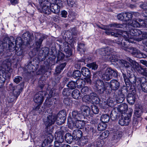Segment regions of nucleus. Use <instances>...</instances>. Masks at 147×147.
I'll return each instance as SVG.
<instances>
[{"label":"nucleus","mask_w":147,"mask_h":147,"mask_svg":"<svg viewBox=\"0 0 147 147\" xmlns=\"http://www.w3.org/2000/svg\"><path fill=\"white\" fill-rule=\"evenodd\" d=\"M95 86L100 93H103L105 90H107L108 93L110 94L112 90L116 91L118 90L120 87V84L116 80H112L109 82H104L99 80L96 81Z\"/></svg>","instance_id":"1"},{"label":"nucleus","mask_w":147,"mask_h":147,"mask_svg":"<svg viewBox=\"0 0 147 147\" xmlns=\"http://www.w3.org/2000/svg\"><path fill=\"white\" fill-rule=\"evenodd\" d=\"M124 26H126L124 24H120L117 23H114L110 24L108 25L105 26L101 27L99 26H98L102 30H106L105 33L108 35H111L115 37H121L122 34V30L118 29H113L111 28L114 27L117 28H123Z\"/></svg>","instance_id":"2"},{"label":"nucleus","mask_w":147,"mask_h":147,"mask_svg":"<svg viewBox=\"0 0 147 147\" xmlns=\"http://www.w3.org/2000/svg\"><path fill=\"white\" fill-rule=\"evenodd\" d=\"M3 65L5 71L2 70H0V88L4 85L5 80L9 79L12 71L11 67V63L10 59L5 60L3 62Z\"/></svg>","instance_id":"3"},{"label":"nucleus","mask_w":147,"mask_h":147,"mask_svg":"<svg viewBox=\"0 0 147 147\" xmlns=\"http://www.w3.org/2000/svg\"><path fill=\"white\" fill-rule=\"evenodd\" d=\"M4 40V41L6 40V47L10 52L13 51L16 47H21L23 44L22 40L20 37H18L16 40L12 36L10 37H5Z\"/></svg>","instance_id":"4"},{"label":"nucleus","mask_w":147,"mask_h":147,"mask_svg":"<svg viewBox=\"0 0 147 147\" xmlns=\"http://www.w3.org/2000/svg\"><path fill=\"white\" fill-rule=\"evenodd\" d=\"M122 75L126 84L127 91L134 94L136 92L135 88L134 86H131V84H136L137 80L136 76L133 73H129L127 74V77L124 73H122Z\"/></svg>","instance_id":"5"},{"label":"nucleus","mask_w":147,"mask_h":147,"mask_svg":"<svg viewBox=\"0 0 147 147\" xmlns=\"http://www.w3.org/2000/svg\"><path fill=\"white\" fill-rule=\"evenodd\" d=\"M40 6L37 7L38 11L47 15H49L51 13L50 6V3L48 0H39Z\"/></svg>","instance_id":"6"},{"label":"nucleus","mask_w":147,"mask_h":147,"mask_svg":"<svg viewBox=\"0 0 147 147\" xmlns=\"http://www.w3.org/2000/svg\"><path fill=\"white\" fill-rule=\"evenodd\" d=\"M118 76L117 72L110 67L107 68L102 75L101 78L102 80L109 81L112 79V76L117 77Z\"/></svg>","instance_id":"7"},{"label":"nucleus","mask_w":147,"mask_h":147,"mask_svg":"<svg viewBox=\"0 0 147 147\" xmlns=\"http://www.w3.org/2000/svg\"><path fill=\"white\" fill-rule=\"evenodd\" d=\"M49 111L47 110L45 112V114L43 116L44 118L43 121L46 127L50 126L54 124L55 121V116L51 114H47Z\"/></svg>","instance_id":"8"},{"label":"nucleus","mask_w":147,"mask_h":147,"mask_svg":"<svg viewBox=\"0 0 147 147\" xmlns=\"http://www.w3.org/2000/svg\"><path fill=\"white\" fill-rule=\"evenodd\" d=\"M124 50L126 51L131 52L132 55L139 58L144 57L146 55L141 52L139 50L132 47H128Z\"/></svg>","instance_id":"9"},{"label":"nucleus","mask_w":147,"mask_h":147,"mask_svg":"<svg viewBox=\"0 0 147 147\" xmlns=\"http://www.w3.org/2000/svg\"><path fill=\"white\" fill-rule=\"evenodd\" d=\"M132 110L128 113H126L121 115V118L119 121V123L122 126L128 125L130 121V118L131 116Z\"/></svg>","instance_id":"10"},{"label":"nucleus","mask_w":147,"mask_h":147,"mask_svg":"<svg viewBox=\"0 0 147 147\" xmlns=\"http://www.w3.org/2000/svg\"><path fill=\"white\" fill-rule=\"evenodd\" d=\"M45 96V92L44 91H40L37 92L34 97V101L36 103L41 105L43 101L44 97Z\"/></svg>","instance_id":"11"},{"label":"nucleus","mask_w":147,"mask_h":147,"mask_svg":"<svg viewBox=\"0 0 147 147\" xmlns=\"http://www.w3.org/2000/svg\"><path fill=\"white\" fill-rule=\"evenodd\" d=\"M53 136L51 134H49L46 135L45 139L42 144V147H49L50 144L52 142Z\"/></svg>","instance_id":"12"},{"label":"nucleus","mask_w":147,"mask_h":147,"mask_svg":"<svg viewBox=\"0 0 147 147\" xmlns=\"http://www.w3.org/2000/svg\"><path fill=\"white\" fill-rule=\"evenodd\" d=\"M44 39V37L42 36L36 41L34 50L36 51V53L38 54H39L42 51L41 46L42 42Z\"/></svg>","instance_id":"13"},{"label":"nucleus","mask_w":147,"mask_h":147,"mask_svg":"<svg viewBox=\"0 0 147 147\" xmlns=\"http://www.w3.org/2000/svg\"><path fill=\"white\" fill-rule=\"evenodd\" d=\"M139 81L142 91L144 92L147 93V79L143 77L140 78Z\"/></svg>","instance_id":"14"},{"label":"nucleus","mask_w":147,"mask_h":147,"mask_svg":"<svg viewBox=\"0 0 147 147\" xmlns=\"http://www.w3.org/2000/svg\"><path fill=\"white\" fill-rule=\"evenodd\" d=\"M115 42L119 45L120 47H124V49L127 48V45L126 44L127 41L125 40V39L123 38L121 36L119 38L116 39L115 40Z\"/></svg>","instance_id":"15"},{"label":"nucleus","mask_w":147,"mask_h":147,"mask_svg":"<svg viewBox=\"0 0 147 147\" xmlns=\"http://www.w3.org/2000/svg\"><path fill=\"white\" fill-rule=\"evenodd\" d=\"M22 37L26 40L27 43L29 44H30V42L34 39L33 36L31 35L29 32H26L22 34Z\"/></svg>","instance_id":"16"},{"label":"nucleus","mask_w":147,"mask_h":147,"mask_svg":"<svg viewBox=\"0 0 147 147\" xmlns=\"http://www.w3.org/2000/svg\"><path fill=\"white\" fill-rule=\"evenodd\" d=\"M73 135L74 136V139L76 140H78L82 137V133L81 130L77 129L73 131Z\"/></svg>","instance_id":"17"},{"label":"nucleus","mask_w":147,"mask_h":147,"mask_svg":"<svg viewBox=\"0 0 147 147\" xmlns=\"http://www.w3.org/2000/svg\"><path fill=\"white\" fill-rule=\"evenodd\" d=\"M144 21L141 19H139L138 21L133 20L131 24V26L134 27H139L144 26Z\"/></svg>","instance_id":"18"},{"label":"nucleus","mask_w":147,"mask_h":147,"mask_svg":"<svg viewBox=\"0 0 147 147\" xmlns=\"http://www.w3.org/2000/svg\"><path fill=\"white\" fill-rule=\"evenodd\" d=\"M129 34L133 36H138L142 33V32L140 30L136 29L130 28L129 30Z\"/></svg>","instance_id":"19"},{"label":"nucleus","mask_w":147,"mask_h":147,"mask_svg":"<svg viewBox=\"0 0 147 147\" xmlns=\"http://www.w3.org/2000/svg\"><path fill=\"white\" fill-rule=\"evenodd\" d=\"M132 93L128 94L127 98L128 102L131 105L134 104L135 101V95Z\"/></svg>","instance_id":"20"},{"label":"nucleus","mask_w":147,"mask_h":147,"mask_svg":"<svg viewBox=\"0 0 147 147\" xmlns=\"http://www.w3.org/2000/svg\"><path fill=\"white\" fill-rule=\"evenodd\" d=\"M72 116L76 120H80L84 117V116L82 114L79 113L77 111H74L72 113Z\"/></svg>","instance_id":"21"},{"label":"nucleus","mask_w":147,"mask_h":147,"mask_svg":"<svg viewBox=\"0 0 147 147\" xmlns=\"http://www.w3.org/2000/svg\"><path fill=\"white\" fill-rule=\"evenodd\" d=\"M50 8L51 12L56 14L58 13L60 10V7L54 4H50Z\"/></svg>","instance_id":"22"},{"label":"nucleus","mask_w":147,"mask_h":147,"mask_svg":"<svg viewBox=\"0 0 147 147\" xmlns=\"http://www.w3.org/2000/svg\"><path fill=\"white\" fill-rule=\"evenodd\" d=\"M82 111L83 114V116H87L89 115L90 113V108L88 106L84 105L82 108Z\"/></svg>","instance_id":"23"},{"label":"nucleus","mask_w":147,"mask_h":147,"mask_svg":"<svg viewBox=\"0 0 147 147\" xmlns=\"http://www.w3.org/2000/svg\"><path fill=\"white\" fill-rule=\"evenodd\" d=\"M82 75L87 77H90L91 74L90 70L86 67H83L81 70Z\"/></svg>","instance_id":"24"},{"label":"nucleus","mask_w":147,"mask_h":147,"mask_svg":"<svg viewBox=\"0 0 147 147\" xmlns=\"http://www.w3.org/2000/svg\"><path fill=\"white\" fill-rule=\"evenodd\" d=\"M75 125L76 127L79 129H83L85 126V123L82 119L80 120H76Z\"/></svg>","instance_id":"25"},{"label":"nucleus","mask_w":147,"mask_h":147,"mask_svg":"<svg viewBox=\"0 0 147 147\" xmlns=\"http://www.w3.org/2000/svg\"><path fill=\"white\" fill-rule=\"evenodd\" d=\"M40 105L39 104L34 107L32 111V112L34 113L35 115L40 114L42 111V109L40 108Z\"/></svg>","instance_id":"26"},{"label":"nucleus","mask_w":147,"mask_h":147,"mask_svg":"<svg viewBox=\"0 0 147 147\" xmlns=\"http://www.w3.org/2000/svg\"><path fill=\"white\" fill-rule=\"evenodd\" d=\"M66 141L68 143L70 144L72 142L74 139V136L69 133H67L65 136Z\"/></svg>","instance_id":"27"},{"label":"nucleus","mask_w":147,"mask_h":147,"mask_svg":"<svg viewBox=\"0 0 147 147\" xmlns=\"http://www.w3.org/2000/svg\"><path fill=\"white\" fill-rule=\"evenodd\" d=\"M104 144V141L101 140L95 141L92 145L91 147H101Z\"/></svg>","instance_id":"28"},{"label":"nucleus","mask_w":147,"mask_h":147,"mask_svg":"<svg viewBox=\"0 0 147 147\" xmlns=\"http://www.w3.org/2000/svg\"><path fill=\"white\" fill-rule=\"evenodd\" d=\"M133 66V67L135 68L136 71H137L138 73H140V72H141V70L142 67L141 65H139V64L135 61L133 62V63H132Z\"/></svg>","instance_id":"29"},{"label":"nucleus","mask_w":147,"mask_h":147,"mask_svg":"<svg viewBox=\"0 0 147 147\" xmlns=\"http://www.w3.org/2000/svg\"><path fill=\"white\" fill-rule=\"evenodd\" d=\"M104 49H109V50L108 51H105V56H104V57H102V59L104 61H107V59L109 58L108 56L110 54H111V53L113 51V49L109 47H107L106 48H104Z\"/></svg>","instance_id":"30"},{"label":"nucleus","mask_w":147,"mask_h":147,"mask_svg":"<svg viewBox=\"0 0 147 147\" xmlns=\"http://www.w3.org/2000/svg\"><path fill=\"white\" fill-rule=\"evenodd\" d=\"M80 91L77 89L74 90L72 93V97L75 99H78L79 97H80Z\"/></svg>","instance_id":"31"},{"label":"nucleus","mask_w":147,"mask_h":147,"mask_svg":"<svg viewBox=\"0 0 147 147\" xmlns=\"http://www.w3.org/2000/svg\"><path fill=\"white\" fill-rule=\"evenodd\" d=\"M110 120V117L107 114H103L100 117V120L104 123L108 122Z\"/></svg>","instance_id":"32"},{"label":"nucleus","mask_w":147,"mask_h":147,"mask_svg":"<svg viewBox=\"0 0 147 147\" xmlns=\"http://www.w3.org/2000/svg\"><path fill=\"white\" fill-rule=\"evenodd\" d=\"M124 99V95L122 93L118 94L116 99L117 102L118 103H122Z\"/></svg>","instance_id":"33"},{"label":"nucleus","mask_w":147,"mask_h":147,"mask_svg":"<svg viewBox=\"0 0 147 147\" xmlns=\"http://www.w3.org/2000/svg\"><path fill=\"white\" fill-rule=\"evenodd\" d=\"M16 53L18 56H20L23 53V49L22 47L17 46L15 48Z\"/></svg>","instance_id":"34"},{"label":"nucleus","mask_w":147,"mask_h":147,"mask_svg":"<svg viewBox=\"0 0 147 147\" xmlns=\"http://www.w3.org/2000/svg\"><path fill=\"white\" fill-rule=\"evenodd\" d=\"M107 126L105 123L102 122L98 124L97 129L99 131L103 130L106 129Z\"/></svg>","instance_id":"35"},{"label":"nucleus","mask_w":147,"mask_h":147,"mask_svg":"<svg viewBox=\"0 0 147 147\" xmlns=\"http://www.w3.org/2000/svg\"><path fill=\"white\" fill-rule=\"evenodd\" d=\"M22 90V89L21 88H20L18 86H16L13 92L15 95L18 96L20 94Z\"/></svg>","instance_id":"36"},{"label":"nucleus","mask_w":147,"mask_h":147,"mask_svg":"<svg viewBox=\"0 0 147 147\" xmlns=\"http://www.w3.org/2000/svg\"><path fill=\"white\" fill-rule=\"evenodd\" d=\"M55 116V121H56V123L58 125H61L63 124L65 122V119H63L62 118L59 117H58Z\"/></svg>","instance_id":"37"},{"label":"nucleus","mask_w":147,"mask_h":147,"mask_svg":"<svg viewBox=\"0 0 147 147\" xmlns=\"http://www.w3.org/2000/svg\"><path fill=\"white\" fill-rule=\"evenodd\" d=\"M71 92L69 88H64L62 91V94L64 96H68L70 95Z\"/></svg>","instance_id":"38"},{"label":"nucleus","mask_w":147,"mask_h":147,"mask_svg":"<svg viewBox=\"0 0 147 147\" xmlns=\"http://www.w3.org/2000/svg\"><path fill=\"white\" fill-rule=\"evenodd\" d=\"M132 14L130 13H125V21L127 22L131 20L132 17Z\"/></svg>","instance_id":"39"},{"label":"nucleus","mask_w":147,"mask_h":147,"mask_svg":"<svg viewBox=\"0 0 147 147\" xmlns=\"http://www.w3.org/2000/svg\"><path fill=\"white\" fill-rule=\"evenodd\" d=\"M66 113L65 111L63 110L59 112L57 114L56 116L62 118L63 119H66Z\"/></svg>","instance_id":"40"},{"label":"nucleus","mask_w":147,"mask_h":147,"mask_svg":"<svg viewBox=\"0 0 147 147\" xmlns=\"http://www.w3.org/2000/svg\"><path fill=\"white\" fill-rule=\"evenodd\" d=\"M127 109V106L125 105L122 104L119 108H117V110L120 113H122L124 111L126 110Z\"/></svg>","instance_id":"41"},{"label":"nucleus","mask_w":147,"mask_h":147,"mask_svg":"<svg viewBox=\"0 0 147 147\" xmlns=\"http://www.w3.org/2000/svg\"><path fill=\"white\" fill-rule=\"evenodd\" d=\"M110 117L111 119L112 120H115L116 119L117 117V113L114 109L111 112Z\"/></svg>","instance_id":"42"},{"label":"nucleus","mask_w":147,"mask_h":147,"mask_svg":"<svg viewBox=\"0 0 147 147\" xmlns=\"http://www.w3.org/2000/svg\"><path fill=\"white\" fill-rule=\"evenodd\" d=\"M142 111L141 108H136L134 112V116L137 117H139L141 115Z\"/></svg>","instance_id":"43"},{"label":"nucleus","mask_w":147,"mask_h":147,"mask_svg":"<svg viewBox=\"0 0 147 147\" xmlns=\"http://www.w3.org/2000/svg\"><path fill=\"white\" fill-rule=\"evenodd\" d=\"M83 83H85V82L83 80L79 79L76 81V86L78 88H82L84 85V84H83Z\"/></svg>","instance_id":"44"},{"label":"nucleus","mask_w":147,"mask_h":147,"mask_svg":"<svg viewBox=\"0 0 147 147\" xmlns=\"http://www.w3.org/2000/svg\"><path fill=\"white\" fill-rule=\"evenodd\" d=\"M109 58L105 61H117V57L115 55H112L111 54L108 56Z\"/></svg>","instance_id":"45"},{"label":"nucleus","mask_w":147,"mask_h":147,"mask_svg":"<svg viewBox=\"0 0 147 147\" xmlns=\"http://www.w3.org/2000/svg\"><path fill=\"white\" fill-rule=\"evenodd\" d=\"M67 86L71 89H74L76 87V82L74 81H71L67 84Z\"/></svg>","instance_id":"46"},{"label":"nucleus","mask_w":147,"mask_h":147,"mask_svg":"<svg viewBox=\"0 0 147 147\" xmlns=\"http://www.w3.org/2000/svg\"><path fill=\"white\" fill-rule=\"evenodd\" d=\"M109 132L108 131L106 130L103 132L100 136V139L102 140L107 138L109 136Z\"/></svg>","instance_id":"47"},{"label":"nucleus","mask_w":147,"mask_h":147,"mask_svg":"<svg viewBox=\"0 0 147 147\" xmlns=\"http://www.w3.org/2000/svg\"><path fill=\"white\" fill-rule=\"evenodd\" d=\"M87 67L92 69L95 70L97 69L98 65L96 63H92L87 65Z\"/></svg>","instance_id":"48"},{"label":"nucleus","mask_w":147,"mask_h":147,"mask_svg":"<svg viewBox=\"0 0 147 147\" xmlns=\"http://www.w3.org/2000/svg\"><path fill=\"white\" fill-rule=\"evenodd\" d=\"M65 55L64 54L61 52L59 51L58 53L57 56V60L56 63H58V62L64 58Z\"/></svg>","instance_id":"49"},{"label":"nucleus","mask_w":147,"mask_h":147,"mask_svg":"<svg viewBox=\"0 0 147 147\" xmlns=\"http://www.w3.org/2000/svg\"><path fill=\"white\" fill-rule=\"evenodd\" d=\"M81 76V73L79 70H76L73 72V76L74 78H80Z\"/></svg>","instance_id":"50"},{"label":"nucleus","mask_w":147,"mask_h":147,"mask_svg":"<svg viewBox=\"0 0 147 147\" xmlns=\"http://www.w3.org/2000/svg\"><path fill=\"white\" fill-rule=\"evenodd\" d=\"M85 45L83 43H80L78 45V50L80 52H84L85 49Z\"/></svg>","instance_id":"51"},{"label":"nucleus","mask_w":147,"mask_h":147,"mask_svg":"<svg viewBox=\"0 0 147 147\" xmlns=\"http://www.w3.org/2000/svg\"><path fill=\"white\" fill-rule=\"evenodd\" d=\"M98 96V95L96 93L94 92H92L90 94L89 96L86 95L83 98V99H84L86 97H89L92 100Z\"/></svg>","instance_id":"52"},{"label":"nucleus","mask_w":147,"mask_h":147,"mask_svg":"<svg viewBox=\"0 0 147 147\" xmlns=\"http://www.w3.org/2000/svg\"><path fill=\"white\" fill-rule=\"evenodd\" d=\"M3 41H0V54L2 53L5 48V45H4L6 43V40L5 41L3 40Z\"/></svg>","instance_id":"53"},{"label":"nucleus","mask_w":147,"mask_h":147,"mask_svg":"<svg viewBox=\"0 0 147 147\" xmlns=\"http://www.w3.org/2000/svg\"><path fill=\"white\" fill-rule=\"evenodd\" d=\"M63 102L65 105L69 106L71 104V101L70 100L69 98H67L64 99Z\"/></svg>","instance_id":"54"},{"label":"nucleus","mask_w":147,"mask_h":147,"mask_svg":"<svg viewBox=\"0 0 147 147\" xmlns=\"http://www.w3.org/2000/svg\"><path fill=\"white\" fill-rule=\"evenodd\" d=\"M91 109L92 112L95 114H98L99 112V109L97 107L94 105L91 106Z\"/></svg>","instance_id":"55"},{"label":"nucleus","mask_w":147,"mask_h":147,"mask_svg":"<svg viewBox=\"0 0 147 147\" xmlns=\"http://www.w3.org/2000/svg\"><path fill=\"white\" fill-rule=\"evenodd\" d=\"M125 13H121L118 14L117 16V17L118 20L125 21Z\"/></svg>","instance_id":"56"},{"label":"nucleus","mask_w":147,"mask_h":147,"mask_svg":"<svg viewBox=\"0 0 147 147\" xmlns=\"http://www.w3.org/2000/svg\"><path fill=\"white\" fill-rule=\"evenodd\" d=\"M109 50V49H104L102 48L99 50V52L100 55H101L102 57L104 56H105V51H108Z\"/></svg>","instance_id":"57"},{"label":"nucleus","mask_w":147,"mask_h":147,"mask_svg":"<svg viewBox=\"0 0 147 147\" xmlns=\"http://www.w3.org/2000/svg\"><path fill=\"white\" fill-rule=\"evenodd\" d=\"M81 142L83 145L87 144L88 142V137L86 136L83 137L81 140Z\"/></svg>","instance_id":"58"},{"label":"nucleus","mask_w":147,"mask_h":147,"mask_svg":"<svg viewBox=\"0 0 147 147\" xmlns=\"http://www.w3.org/2000/svg\"><path fill=\"white\" fill-rule=\"evenodd\" d=\"M22 77L17 76L15 77L13 80L14 82L16 84H18L22 80Z\"/></svg>","instance_id":"59"},{"label":"nucleus","mask_w":147,"mask_h":147,"mask_svg":"<svg viewBox=\"0 0 147 147\" xmlns=\"http://www.w3.org/2000/svg\"><path fill=\"white\" fill-rule=\"evenodd\" d=\"M89 90V89L88 88L87 86H85L82 89L81 91L82 93L84 94H86L88 93Z\"/></svg>","instance_id":"60"},{"label":"nucleus","mask_w":147,"mask_h":147,"mask_svg":"<svg viewBox=\"0 0 147 147\" xmlns=\"http://www.w3.org/2000/svg\"><path fill=\"white\" fill-rule=\"evenodd\" d=\"M129 32L127 33L126 31H123L122 30V34H121V37L125 38H129Z\"/></svg>","instance_id":"61"},{"label":"nucleus","mask_w":147,"mask_h":147,"mask_svg":"<svg viewBox=\"0 0 147 147\" xmlns=\"http://www.w3.org/2000/svg\"><path fill=\"white\" fill-rule=\"evenodd\" d=\"M56 140L55 142H59L63 143L64 141V138L62 135L60 136H57V137L56 138Z\"/></svg>","instance_id":"62"},{"label":"nucleus","mask_w":147,"mask_h":147,"mask_svg":"<svg viewBox=\"0 0 147 147\" xmlns=\"http://www.w3.org/2000/svg\"><path fill=\"white\" fill-rule=\"evenodd\" d=\"M67 3L68 5L72 7L75 3V0H67Z\"/></svg>","instance_id":"63"},{"label":"nucleus","mask_w":147,"mask_h":147,"mask_svg":"<svg viewBox=\"0 0 147 147\" xmlns=\"http://www.w3.org/2000/svg\"><path fill=\"white\" fill-rule=\"evenodd\" d=\"M141 69L142 70H141V72L140 73L143 75H147V68H144L142 67Z\"/></svg>","instance_id":"64"}]
</instances>
